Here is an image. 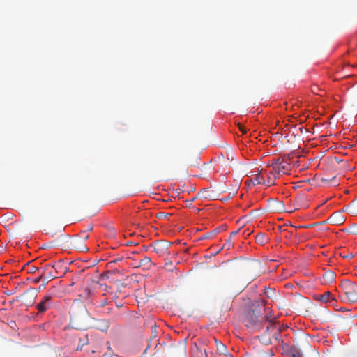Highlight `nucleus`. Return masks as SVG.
Instances as JSON below:
<instances>
[{
  "label": "nucleus",
  "instance_id": "nucleus-2",
  "mask_svg": "<svg viewBox=\"0 0 357 357\" xmlns=\"http://www.w3.org/2000/svg\"><path fill=\"white\" fill-rule=\"evenodd\" d=\"M343 291V300L349 303L357 302V284L349 280H344L340 284Z\"/></svg>",
  "mask_w": 357,
  "mask_h": 357
},
{
  "label": "nucleus",
  "instance_id": "nucleus-38",
  "mask_svg": "<svg viewBox=\"0 0 357 357\" xmlns=\"http://www.w3.org/2000/svg\"><path fill=\"white\" fill-rule=\"evenodd\" d=\"M169 264H172V262L166 263V266L169 265Z\"/></svg>",
  "mask_w": 357,
  "mask_h": 357
},
{
  "label": "nucleus",
  "instance_id": "nucleus-19",
  "mask_svg": "<svg viewBox=\"0 0 357 357\" xmlns=\"http://www.w3.org/2000/svg\"><path fill=\"white\" fill-rule=\"evenodd\" d=\"M324 276L328 281H333L335 278V274L332 271H328L325 273Z\"/></svg>",
  "mask_w": 357,
  "mask_h": 357
},
{
  "label": "nucleus",
  "instance_id": "nucleus-22",
  "mask_svg": "<svg viewBox=\"0 0 357 357\" xmlns=\"http://www.w3.org/2000/svg\"><path fill=\"white\" fill-rule=\"evenodd\" d=\"M43 278H44V275H42V273H40V275H39L38 278H35V279L33 280V282H34L35 283H38V282H40V281Z\"/></svg>",
  "mask_w": 357,
  "mask_h": 357
},
{
  "label": "nucleus",
  "instance_id": "nucleus-6",
  "mask_svg": "<svg viewBox=\"0 0 357 357\" xmlns=\"http://www.w3.org/2000/svg\"><path fill=\"white\" fill-rule=\"evenodd\" d=\"M206 341L204 340L199 344H194L191 349L192 357H208L206 348Z\"/></svg>",
  "mask_w": 357,
  "mask_h": 357
},
{
  "label": "nucleus",
  "instance_id": "nucleus-33",
  "mask_svg": "<svg viewBox=\"0 0 357 357\" xmlns=\"http://www.w3.org/2000/svg\"><path fill=\"white\" fill-rule=\"evenodd\" d=\"M271 327H273L272 324H270V325L266 327V331H268L270 329Z\"/></svg>",
  "mask_w": 357,
  "mask_h": 357
},
{
  "label": "nucleus",
  "instance_id": "nucleus-36",
  "mask_svg": "<svg viewBox=\"0 0 357 357\" xmlns=\"http://www.w3.org/2000/svg\"><path fill=\"white\" fill-rule=\"evenodd\" d=\"M88 230H89V231L92 230V227H88Z\"/></svg>",
  "mask_w": 357,
  "mask_h": 357
},
{
  "label": "nucleus",
  "instance_id": "nucleus-27",
  "mask_svg": "<svg viewBox=\"0 0 357 357\" xmlns=\"http://www.w3.org/2000/svg\"><path fill=\"white\" fill-rule=\"evenodd\" d=\"M312 227V225H303V226H299L297 228H310V227Z\"/></svg>",
  "mask_w": 357,
  "mask_h": 357
},
{
  "label": "nucleus",
  "instance_id": "nucleus-32",
  "mask_svg": "<svg viewBox=\"0 0 357 357\" xmlns=\"http://www.w3.org/2000/svg\"><path fill=\"white\" fill-rule=\"evenodd\" d=\"M14 291H15L14 290H13V291H8V292L7 293V294H8V295H9V296H10V295H12V294L14 293Z\"/></svg>",
  "mask_w": 357,
  "mask_h": 357
},
{
  "label": "nucleus",
  "instance_id": "nucleus-14",
  "mask_svg": "<svg viewBox=\"0 0 357 357\" xmlns=\"http://www.w3.org/2000/svg\"><path fill=\"white\" fill-rule=\"evenodd\" d=\"M110 326V322L107 319H100L98 321V328L102 331H107Z\"/></svg>",
  "mask_w": 357,
  "mask_h": 357
},
{
  "label": "nucleus",
  "instance_id": "nucleus-18",
  "mask_svg": "<svg viewBox=\"0 0 357 357\" xmlns=\"http://www.w3.org/2000/svg\"><path fill=\"white\" fill-rule=\"evenodd\" d=\"M171 213L160 212L157 215V218L165 219V220H169V216H171Z\"/></svg>",
  "mask_w": 357,
  "mask_h": 357
},
{
  "label": "nucleus",
  "instance_id": "nucleus-26",
  "mask_svg": "<svg viewBox=\"0 0 357 357\" xmlns=\"http://www.w3.org/2000/svg\"><path fill=\"white\" fill-rule=\"evenodd\" d=\"M123 259V258H117V259H114L113 261H110L109 264H112V263H117L118 261H120Z\"/></svg>",
  "mask_w": 357,
  "mask_h": 357
},
{
  "label": "nucleus",
  "instance_id": "nucleus-29",
  "mask_svg": "<svg viewBox=\"0 0 357 357\" xmlns=\"http://www.w3.org/2000/svg\"><path fill=\"white\" fill-rule=\"evenodd\" d=\"M107 303V301H106V300H104V301H102V303H101L100 306H101V307H103V306H105Z\"/></svg>",
  "mask_w": 357,
  "mask_h": 357
},
{
  "label": "nucleus",
  "instance_id": "nucleus-21",
  "mask_svg": "<svg viewBox=\"0 0 357 357\" xmlns=\"http://www.w3.org/2000/svg\"><path fill=\"white\" fill-rule=\"evenodd\" d=\"M208 191L206 190H202V192H199L198 195H199L201 197L207 199L208 198Z\"/></svg>",
  "mask_w": 357,
  "mask_h": 357
},
{
  "label": "nucleus",
  "instance_id": "nucleus-35",
  "mask_svg": "<svg viewBox=\"0 0 357 357\" xmlns=\"http://www.w3.org/2000/svg\"><path fill=\"white\" fill-rule=\"evenodd\" d=\"M82 238H84V239H87V238H88V236H87V235H86V236L84 235V236H82Z\"/></svg>",
  "mask_w": 357,
  "mask_h": 357
},
{
  "label": "nucleus",
  "instance_id": "nucleus-4",
  "mask_svg": "<svg viewBox=\"0 0 357 357\" xmlns=\"http://www.w3.org/2000/svg\"><path fill=\"white\" fill-rule=\"evenodd\" d=\"M37 297V291L33 288H29L24 294L17 296L16 301H22V303L26 306L32 305Z\"/></svg>",
  "mask_w": 357,
  "mask_h": 357
},
{
  "label": "nucleus",
  "instance_id": "nucleus-30",
  "mask_svg": "<svg viewBox=\"0 0 357 357\" xmlns=\"http://www.w3.org/2000/svg\"><path fill=\"white\" fill-rule=\"evenodd\" d=\"M152 334H153V337H156L157 335H156L155 329L152 331Z\"/></svg>",
  "mask_w": 357,
  "mask_h": 357
},
{
  "label": "nucleus",
  "instance_id": "nucleus-12",
  "mask_svg": "<svg viewBox=\"0 0 357 357\" xmlns=\"http://www.w3.org/2000/svg\"><path fill=\"white\" fill-rule=\"evenodd\" d=\"M317 299L324 303L335 300L330 291H326L323 294L318 296Z\"/></svg>",
  "mask_w": 357,
  "mask_h": 357
},
{
  "label": "nucleus",
  "instance_id": "nucleus-39",
  "mask_svg": "<svg viewBox=\"0 0 357 357\" xmlns=\"http://www.w3.org/2000/svg\"><path fill=\"white\" fill-rule=\"evenodd\" d=\"M169 264H172V262L166 263V266L169 265Z\"/></svg>",
  "mask_w": 357,
  "mask_h": 357
},
{
  "label": "nucleus",
  "instance_id": "nucleus-31",
  "mask_svg": "<svg viewBox=\"0 0 357 357\" xmlns=\"http://www.w3.org/2000/svg\"><path fill=\"white\" fill-rule=\"evenodd\" d=\"M288 234H289V237H291V236H293V232L292 231H288ZM286 237H288V236H286Z\"/></svg>",
  "mask_w": 357,
  "mask_h": 357
},
{
  "label": "nucleus",
  "instance_id": "nucleus-8",
  "mask_svg": "<svg viewBox=\"0 0 357 357\" xmlns=\"http://www.w3.org/2000/svg\"><path fill=\"white\" fill-rule=\"evenodd\" d=\"M52 296L50 294H46L40 303L37 305L39 312H44L50 306Z\"/></svg>",
  "mask_w": 357,
  "mask_h": 357
},
{
  "label": "nucleus",
  "instance_id": "nucleus-3",
  "mask_svg": "<svg viewBox=\"0 0 357 357\" xmlns=\"http://www.w3.org/2000/svg\"><path fill=\"white\" fill-rule=\"evenodd\" d=\"M272 171L270 172L276 178L281 175L286 174L290 170V165L286 161L279 159L272 163Z\"/></svg>",
  "mask_w": 357,
  "mask_h": 357
},
{
  "label": "nucleus",
  "instance_id": "nucleus-17",
  "mask_svg": "<svg viewBox=\"0 0 357 357\" xmlns=\"http://www.w3.org/2000/svg\"><path fill=\"white\" fill-rule=\"evenodd\" d=\"M264 182V179L259 174L256 176V178L252 181V183L255 184H261Z\"/></svg>",
  "mask_w": 357,
  "mask_h": 357
},
{
  "label": "nucleus",
  "instance_id": "nucleus-11",
  "mask_svg": "<svg viewBox=\"0 0 357 357\" xmlns=\"http://www.w3.org/2000/svg\"><path fill=\"white\" fill-rule=\"evenodd\" d=\"M152 265L151 259L149 257H144L142 259L136 267H143L144 269H149Z\"/></svg>",
  "mask_w": 357,
  "mask_h": 357
},
{
  "label": "nucleus",
  "instance_id": "nucleus-15",
  "mask_svg": "<svg viewBox=\"0 0 357 357\" xmlns=\"http://www.w3.org/2000/svg\"><path fill=\"white\" fill-rule=\"evenodd\" d=\"M257 243L264 245L268 241V237L264 233H259L255 238Z\"/></svg>",
  "mask_w": 357,
  "mask_h": 357
},
{
  "label": "nucleus",
  "instance_id": "nucleus-9",
  "mask_svg": "<svg viewBox=\"0 0 357 357\" xmlns=\"http://www.w3.org/2000/svg\"><path fill=\"white\" fill-rule=\"evenodd\" d=\"M328 221L334 225H340L344 222V217L341 212L333 213L328 219Z\"/></svg>",
  "mask_w": 357,
  "mask_h": 357
},
{
  "label": "nucleus",
  "instance_id": "nucleus-20",
  "mask_svg": "<svg viewBox=\"0 0 357 357\" xmlns=\"http://www.w3.org/2000/svg\"><path fill=\"white\" fill-rule=\"evenodd\" d=\"M27 265L29 266V272L30 273H35L36 271L41 273V271H42V268H39L35 266H29V264H27Z\"/></svg>",
  "mask_w": 357,
  "mask_h": 357
},
{
  "label": "nucleus",
  "instance_id": "nucleus-7",
  "mask_svg": "<svg viewBox=\"0 0 357 357\" xmlns=\"http://www.w3.org/2000/svg\"><path fill=\"white\" fill-rule=\"evenodd\" d=\"M151 246L153 247V252L158 255H164L167 251L169 247L167 243L162 241H155Z\"/></svg>",
  "mask_w": 357,
  "mask_h": 357
},
{
  "label": "nucleus",
  "instance_id": "nucleus-24",
  "mask_svg": "<svg viewBox=\"0 0 357 357\" xmlns=\"http://www.w3.org/2000/svg\"><path fill=\"white\" fill-rule=\"evenodd\" d=\"M240 230H241V228H240V229H238V230H236V231H232V232L230 234V236H229V237H231V238H232L234 236H236V235H237V234L239 232V231H240Z\"/></svg>",
  "mask_w": 357,
  "mask_h": 357
},
{
  "label": "nucleus",
  "instance_id": "nucleus-10",
  "mask_svg": "<svg viewBox=\"0 0 357 357\" xmlns=\"http://www.w3.org/2000/svg\"><path fill=\"white\" fill-rule=\"evenodd\" d=\"M226 229H227V226L225 225H222L220 227L215 229L213 231L204 234L202 237V239H207V238H212L214 236V234L220 233L223 231H225Z\"/></svg>",
  "mask_w": 357,
  "mask_h": 357
},
{
  "label": "nucleus",
  "instance_id": "nucleus-1",
  "mask_svg": "<svg viewBox=\"0 0 357 357\" xmlns=\"http://www.w3.org/2000/svg\"><path fill=\"white\" fill-rule=\"evenodd\" d=\"M264 306V304L258 305L257 307L248 311L243 318L245 326L252 332L257 331L261 328L265 318L266 320H269L268 316H263Z\"/></svg>",
  "mask_w": 357,
  "mask_h": 357
},
{
  "label": "nucleus",
  "instance_id": "nucleus-37",
  "mask_svg": "<svg viewBox=\"0 0 357 357\" xmlns=\"http://www.w3.org/2000/svg\"><path fill=\"white\" fill-rule=\"evenodd\" d=\"M169 264H172V262L166 263V266L169 265Z\"/></svg>",
  "mask_w": 357,
  "mask_h": 357
},
{
  "label": "nucleus",
  "instance_id": "nucleus-5",
  "mask_svg": "<svg viewBox=\"0 0 357 357\" xmlns=\"http://www.w3.org/2000/svg\"><path fill=\"white\" fill-rule=\"evenodd\" d=\"M60 265V263H59L56 265H46L42 268L41 273L44 275L45 280L49 281L57 278L58 268Z\"/></svg>",
  "mask_w": 357,
  "mask_h": 357
},
{
  "label": "nucleus",
  "instance_id": "nucleus-16",
  "mask_svg": "<svg viewBox=\"0 0 357 357\" xmlns=\"http://www.w3.org/2000/svg\"><path fill=\"white\" fill-rule=\"evenodd\" d=\"M234 243L232 242V238L229 237V238L226 241L225 243L222 245L221 249L225 248L226 250H229L231 247H233Z\"/></svg>",
  "mask_w": 357,
  "mask_h": 357
},
{
  "label": "nucleus",
  "instance_id": "nucleus-23",
  "mask_svg": "<svg viewBox=\"0 0 357 357\" xmlns=\"http://www.w3.org/2000/svg\"><path fill=\"white\" fill-rule=\"evenodd\" d=\"M238 128L243 134H245L247 132L246 129L241 123H238Z\"/></svg>",
  "mask_w": 357,
  "mask_h": 357
},
{
  "label": "nucleus",
  "instance_id": "nucleus-28",
  "mask_svg": "<svg viewBox=\"0 0 357 357\" xmlns=\"http://www.w3.org/2000/svg\"><path fill=\"white\" fill-rule=\"evenodd\" d=\"M126 244L128 245H137L138 243H134L132 241H129Z\"/></svg>",
  "mask_w": 357,
  "mask_h": 357
},
{
  "label": "nucleus",
  "instance_id": "nucleus-34",
  "mask_svg": "<svg viewBox=\"0 0 357 357\" xmlns=\"http://www.w3.org/2000/svg\"><path fill=\"white\" fill-rule=\"evenodd\" d=\"M112 310L110 308H108L107 313L109 314L111 313Z\"/></svg>",
  "mask_w": 357,
  "mask_h": 357
},
{
  "label": "nucleus",
  "instance_id": "nucleus-25",
  "mask_svg": "<svg viewBox=\"0 0 357 357\" xmlns=\"http://www.w3.org/2000/svg\"><path fill=\"white\" fill-rule=\"evenodd\" d=\"M273 181L271 179V178L269 177L268 181H267V183H266V185H273Z\"/></svg>",
  "mask_w": 357,
  "mask_h": 357
},
{
  "label": "nucleus",
  "instance_id": "nucleus-13",
  "mask_svg": "<svg viewBox=\"0 0 357 357\" xmlns=\"http://www.w3.org/2000/svg\"><path fill=\"white\" fill-rule=\"evenodd\" d=\"M214 342L216 345L217 348V352L219 354H226L227 348L226 346L222 344L220 340H217L216 338H213Z\"/></svg>",
  "mask_w": 357,
  "mask_h": 357
}]
</instances>
